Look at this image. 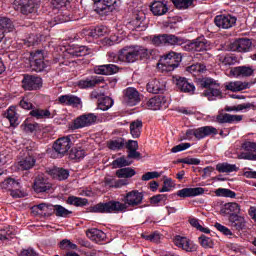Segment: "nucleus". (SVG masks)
Returning a JSON list of instances; mask_svg holds the SVG:
<instances>
[{
    "label": "nucleus",
    "instance_id": "1",
    "mask_svg": "<svg viewBox=\"0 0 256 256\" xmlns=\"http://www.w3.org/2000/svg\"><path fill=\"white\" fill-rule=\"evenodd\" d=\"M143 193L132 190L123 195V202L109 201L98 203L91 207L92 213H125L128 207H137L143 203Z\"/></svg>",
    "mask_w": 256,
    "mask_h": 256
},
{
    "label": "nucleus",
    "instance_id": "2",
    "mask_svg": "<svg viewBox=\"0 0 256 256\" xmlns=\"http://www.w3.org/2000/svg\"><path fill=\"white\" fill-rule=\"evenodd\" d=\"M151 52L143 46H125L118 51V54L109 53L110 63H135L139 59H149Z\"/></svg>",
    "mask_w": 256,
    "mask_h": 256
},
{
    "label": "nucleus",
    "instance_id": "3",
    "mask_svg": "<svg viewBox=\"0 0 256 256\" xmlns=\"http://www.w3.org/2000/svg\"><path fill=\"white\" fill-rule=\"evenodd\" d=\"M200 87L204 92L203 97H206L208 101H217V99H223V92L219 89V83L212 78H202L200 81Z\"/></svg>",
    "mask_w": 256,
    "mask_h": 256
},
{
    "label": "nucleus",
    "instance_id": "4",
    "mask_svg": "<svg viewBox=\"0 0 256 256\" xmlns=\"http://www.w3.org/2000/svg\"><path fill=\"white\" fill-rule=\"evenodd\" d=\"M52 9L56 16L54 17L55 23H67L73 21L71 12L67 9L69 0H52Z\"/></svg>",
    "mask_w": 256,
    "mask_h": 256
},
{
    "label": "nucleus",
    "instance_id": "5",
    "mask_svg": "<svg viewBox=\"0 0 256 256\" xmlns=\"http://www.w3.org/2000/svg\"><path fill=\"white\" fill-rule=\"evenodd\" d=\"M182 59L181 54L171 51L160 58L158 67L162 69V71H175V69L179 67Z\"/></svg>",
    "mask_w": 256,
    "mask_h": 256
},
{
    "label": "nucleus",
    "instance_id": "6",
    "mask_svg": "<svg viewBox=\"0 0 256 256\" xmlns=\"http://www.w3.org/2000/svg\"><path fill=\"white\" fill-rule=\"evenodd\" d=\"M79 137V134H72L57 139L53 144L54 151L58 153V155H65L69 153V149L77 143V139H79Z\"/></svg>",
    "mask_w": 256,
    "mask_h": 256
},
{
    "label": "nucleus",
    "instance_id": "7",
    "mask_svg": "<svg viewBox=\"0 0 256 256\" xmlns=\"http://www.w3.org/2000/svg\"><path fill=\"white\" fill-rule=\"evenodd\" d=\"M47 65H49V62L45 61V54L43 53V50H37L30 53L27 67H30L32 71L41 73V71H45V69H47Z\"/></svg>",
    "mask_w": 256,
    "mask_h": 256
},
{
    "label": "nucleus",
    "instance_id": "8",
    "mask_svg": "<svg viewBox=\"0 0 256 256\" xmlns=\"http://www.w3.org/2000/svg\"><path fill=\"white\" fill-rule=\"evenodd\" d=\"M128 29L131 31H144L145 29V13L136 10L133 12L132 19L127 24Z\"/></svg>",
    "mask_w": 256,
    "mask_h": 256
},
{
    "label": "nucleus",
    "instance_id": "9",
    "mask_svg": "<svg viewBox=\"0 0 256 256\" xmlns=\"http://www.w3.org/2000/svg\"><path fill=\"white\" fill-rule=\"evenodd\" d=\"M40 0H15V5H20L22 15H33L39 9Z\"/></svg>",
    "mask_w": 256,
    "mask_h": 256
},
{
    "label": "nucleus",
    "instance_id": "10",
    "mask_svg": "<svg viewBox=\"0 0 256 256\" xmlns=\"http://www.w3.org/2000/svg\"><path fill=\"white\" fill-rule=\"evenodd\" d=\"M214 23L219 29H231L237 24V17L231 14H221L214 18Z\"/></svg>",
    "mask_w": 256,
    "mask_h": 256
},
{
    "label": "nucleus",
    "instance_id": "11",
    "mask_svg": "<svg viewBox=\"0 0 256 256\" xmlns=\"http://www.w3.org/2000/svg\"><path fill=\"white\" fill-rule=\"evenodd\" d=\"M95 123H97V115L93 113L84 114L74 120L72 129L91 127V125H95Z\"/></svg>",
    "mask_w": 256,
    "mask_h": 256
},
{
    "label": "nucleus",
    "instance_id": "12",
    "mask_svg": "<svg viewBox=\"0 0 256 256\" xmlns=\"http://www.w3.org/2000/svg\"><path fill=\"white\" fill-rule=\"evenodd\" d=\"M209 48V42L205 39V36H200L194 39L191 42L186 43L184 45V51H207Z\"/></svg>",
    "mask_w": 256,
    "mask_h": 256
},
{
    "label": "nucleus",
    "instance_id": "13",
    "mask_svg": "<svg viewBox=\"0 0 256 256\" xmlns=\"http://www.w3.org/2000/svg\"><path fill=\"white\" fill-rule=\"evenodd\" d=\"M22 87L26 91H35L43 87V80L38 76L25 75L22 80Z\"/></svg>",
    "mask_w": 256,
    "mask_h": 256
},
{
    "label": "nucleus",
    "instance_id": "14",
    "mask_svg": "<svg viewBox=\"0 0 256 256\" xmlns=\"http://www.w3.org/2000/svg\"><path fill=\"white\" fill-rule=\"evenodd\" d=\"M146 107L151 111H159L161 109H167L169 102L165 96H155L146 102Z\"/></svg>",
    "mask_w": 256,
    "mask_h": 256
},
{
    "label": "nucleus",
    "instance_id": "15",
    "mask_svg": "<svg viewBox=\"0 0 256 256\" xmlns=\"http://www.w3.org/2000/svg\"><path fill=\"white\" fill-rule=\"evenodd\" d=\"M174 244L176 247H179V249H182L187 253H193V251H197V245H195V243H193V241H191L189 238L184 236H176L174 238Z\"/></svg>",
    "mask_w": 256,
    "mask_h": 256
},
{
    "label": "nucleus",
    "instance_id": "16",
    "mask_svg": "<svg viewBox=\"0 0 256 256\" xmlns=\"http://www.w3.org/2000/svg\"><path fill=\"white\" fill-rule=\"evenodd\" d=\"M124 95V101L126 105H129V107H135L140 101L141 97L139 95V91H137L133 87H128L123 91Z\"/></svg>",
    "mask_w": 256,
    "mask_h": 256
},
{
    "label": "nucleus",
    "instance_id": "17",
    "mask_svg": "<svg viewBox=\"0 0 256 256\" xmlns=\"http://www.w3.org/2000/svg\"><path fill=\"white\" fill-rule=\"evenodd\" d=\"M150 11L155 17H161L167 15L169 12V6L165 0L154 1L150 6Z\"/></svg>",
    "mask_w": 256,
    "mask_h": 256
},
{
    "label": "nucleus",
    "instance_id": "18",
    "mask_svg": "<svg viewBox=\"0 0 256 256\" xmlns=\"http://www.w3.org/2000/svg\"><path fill=\"white\" fill-rule=\"evenodd\" d=\"M211 121H214L216 123H239L243 121L242 115H233V114H219L216 117H211Z\"/></svg>",
    "mask_w": 256,
    "mask_h": 256
},
{
    "label": "nucleus",
    "instance_id": "19",
    "mask_svg": "<svg viewBox=\"0 0 256 256\" xmlns=\"http://www.w3.org/2000/svg\"><path fill=\"white\" fill-rule=\"evenodd\" d=\"M117 3V0H97V13L99 15H107L113 11V6Z\"/></svg>",
    "mask_w": 256,
    "mask_h": 256
},
{
    "label": "nucleus",
    "instance_id": "20",
    "mask_svg": "<svg viewBox=\"0 0 256 256\" xmlns=\"http://www.w3.org/2000/svg\"><path fill=\"white\" fill-rule=\"evenodd\" d=\"M229 223L236 231H243L247 227V220L239 214H232L229 216Z\"/></svg>",
    "mask_w": 256,
    "mask_h": 256
},
{
    "label": "nucleus",
    "instance_id": "21",
    "mask_svg": "<svg viewBox=\"0 0 256 256\" xmlns=\"http://www.w3.org/2000/svg\"><path fill=\"white\" fill-rule=\"evenodd\" d=\"M255 73V70L249 66H238L230 70V75L232 77H251Z\"/></svg>",
    "mask_w": 256,
    "mask_h": 256
},
{
    "label": "nucleus",
    "instance_id": "22",
    "mask_svg": "<svg viewBox=\"0 0 256 256\" xmlns=\"http://www.w3.org/2000/svg\"><path fill=\"white\" fill-rule=\"evenodd\" d=\"M51 189V184L43 177V175H39L34 180V191L36 193H45Z\"/></svg>",
    "mask_w": 256,
    "mask_h": 256
},
{
    "label": "nucleus",
    "instance_id": "23",
    "mask_svg": "<svg viewBox=\"0 0 256 256\" xmlns=\"http://www.w3.org/2000/svg\"><path fill=\"white\" fill-rule=\"evenodd\" d=\"M204 193H205V188H202V187L184 188L177 192V196L182 198L199 197V195H203Z\"/></svg>",
    "mask_w": 256,
    "mask_h": 256
},
{
    "label": "nucleus",
    "instance_id": "24",
    "mask_svg": "<svg viewBox=\"0 0 256 256\" xmlns=\"http://www.w3.org/2000/svg\"><path fill=\"white\" fill-rule=\"evenodd\" d=\"M196 131V139L198 141H201V139H205V137H209L210 135H217L219 131H217V128L213 126H203L200 128H195Z\"/></svg>",
    "mask_w": 256,
    "mask_h": 256
},
{
    "label": "nucleus",
    "instance_id": "25",
    "mask_svg": "<svg viewBox=\"0 0 256 256\" xmlns=\"http://www.w3.org/2000/svg\"><path fill=\"white\" fill-rule=\"evenodd\" d=\"M176 85L180 91H183V93H190V95L195 93V85L189 82L185 77H179L176 79Z\"/></svg>",
    "mask_w": 256,
    "mask_h": 256
},
{
    "label": "nucleus",
    "instance_id": "26",
    "mask_svg": "<svg viewBox=\"0 0 256 256\" xmlns=\"http://www.w3.org/2000/svg\"><path fill=\"white\" fill-rule=\"evenodd\" d=\"M60 105H67L70 107H79L81 105V98L75 95H61L58 98Z\"/></svg>",
    "mask_w": 256,
    "mask_h": 256
},
{
    "label": "nucleus",
    "instance_id": "27",
    "mask_svg": "<svg viewBox=\"0 0 256 256\" xmlns=\"http://www.w3.org/2000/svg\"><path fill=\"white\" fill-rule=\"evenodd\" d=\"M119 71V67L114 64H106L101 66H96L94 72L96 75H113Z\"/></svg>",
    "mask_w": 256,
    "mask_h": 256
},
{
    "label": "nucleus",
    "instance_id": "28",
    "mask_svg": "<svg viewBox=\"0 0 256 256\" xmlns=\"http://www.w3.org/2000/svg\"><path fill=\"white\" fill-rule=\"evenodd\" d=\"M251 83L249 82H242V81H234V82H227L225 84V88L228 91H233L236 93L237 91H244V89H251Z\"/></svg>",
    "mask_w": 256,
    "mask_h": 256
},
{
    "label": "nucleus",
    "instance_id": "29",
    "mask_svg": "<svg viewBox=\"0 0 256 256\" xmlns=\"http://www.w3.org/2000/svg\"><path fill=\"white\" fill-rule=\"evenodd\" d=\"M252 45L253 42H251V39L247 38H241L234 42V47L238 53H247L251 51Z\"/></svg>",
    "mask_w": 256,
    "mask_h": 256
},
{
    "label": "nucleus",
    "instance_id": "30",
    "mask_svg": "<svg viewBox=\"0 0 256 256\" xmlns=\"http://www.w3.org/2000/svg\"><path fill=\"white\" fill-rule=\"evenodd\" d=\"M146 89L148 93L157 95V93H163V91H165V84L161 83V81L157 79H154L148 82Z\"/></svg>",
    "mask_w": 256,
    "mask_h": 256
},
{
    "label": "nucleus",
    "instance_id": "31",
    "mask_svg": "<svg viewBox=\"0 0 256 256\" xmlns=\"http://www.w3.org/2000/svg\"><path fill=\"white\" fill-rule=\"evenodd\" d=\"M99 83H101V79L92 76L78 81L77 86L79 89H91V87H95Z\"/></svg>",
    "mask_w": 256,
    "mask_h": 256
},
{
    "label": "nucleus",
    "instance_id": "32",
    "mask_svg": "<svg viewBox=\"0 0 256 256\" xmlns=\"http://www.w3.org/2000/svg\"><path fill=\"white\" fill-rule=\"evenodd\" d=\"M17 233V228L13 226H6L3 229H0V241H9V239L15 238Z\"/></svg>",
    "mask_w": 256,
    "mask_h": 256
},
{
    "label": "nucleus",
    "instance_id": "33",
    "mask_svg": "<svg viewBox=\"0 0 256 256\" xmlns=\"http://www.w3.org/2000/svg\"><path fill=\"white\" fill-rule=\"evenodd\" d=\"M187 73L193 75V77H199L207 73V66L205 64L196 63L186 68Z\"/></svg>",
    "mask_w": 256,
    "mask_h": 256
},
{
    "label": "nucleus",
    "instance_id": "34",
    "mask_svg": "<svg viewBox=\"0 0 256 256\" xmlns=\"http://www.w3.org/2000/svg\"><path fill=\"white\" fill-rule=\"evenodd\" d=\"M216 171H218V173H237V171H239V167L235 164L222 162L216 165Z\"/></svg>",
    "mask_w": 256,
    "mask_h": 256
},
{
    "label": "nucleus",
    "instance_id": "35",
    "mask_svg": "<svg viewBox=\"0 0 256 256\" xmlns=\"http://www.w3.org/2000/svg\"><path fill=\"white\" fill-rule=\"evenodd\" d=\"M50 175L53 179H57L58 181H65V179L69 178V171L63 168H52L50 170Z\"/></svg>",
    "mask_w": 256,
    "mask_h": 256
},
{
    "label": "nucleus",
    "instance_id": "36",
    "mask_svg": "<svg viewBox=\"0 0 256 256\" xmlns=\"http://www.w3.org/2000/svg\"><path fill=\"white\" fill-rule=\"evenodd\" d=\"M88 239L91 241H95V243H99V241H103L105 239V233L97 228L89 229L86 232Z\"/></svg>",
    "mask_w": 256,
    "mask_h": 256
},
{
    "label": "nucleus",
    "instance_id": "37",
    "mask_svg": "<svg viewBox=\"0 0 256 256\" xmlns=\"http://www.w3.org/2000/svg\"><path fill=\"white\" fill-rule=\"evenodd\" d=\"M32 210L34 213H37V215H44L45 217H47V215L51 214V211L53 210V205L42 203L33 206Z\"/></svg>",
    "mask_w": 256,
    "mask_h": 256
},
{
    "label": "nucleus",
    "instance_id": "38",
    "mask_svg": "<svg viewBox=\"0 0 256 256\" xmlns=\"http://www.w3.org/2000/svg\"><path fill=\"white\" fill-rule=\"evenodd\" d=\"M141 129H143V122L141 120L131 122L130 133L133 139H139L141 137Z\"/></svg>",
    "mask_w": 256,
    "mask_h": 256
},
{
    "label": "nucleus",
    "instance_id": "39",
    "mask_svg": "<svg viewBox=\"0 0 256 256\" xmlns=\"http://www.w3.org/2000/svg\"><path fill=\"white\" fill-rule=\"evenodd\" d=\"M36 160L33 156H27L18 162L19 168L23 171H29L35 167Z\"/></svg>",
    "mask_w": 256,
    "mask_h": 256
},
{
    "label": "nucleus",
    "instance_id": "40",
    "mask_svg": "<svg viewBox=\"0 0 256 256\" xmlns=\"http://www.w3.org/2000/svg\"><path fill=\"white\" fill-rule=\"evenodd\" d=\"M13 29H15V26L11 19L7 17H0V32L2 31L3 35H5V33H11Z\"/></svg>",
    "mask_w": 256,
    "mask_h": 256
},
{
    "label": "nucleus",
    "instance_id": "41",
    "mask_svg": "<svg viewBox=\"0 0 256 256\" xmlns=\"http://www.w3.org/2000/svg\"><path fill=\"white\" fill-rule=\"evenodd\" d=\"M224 213L226 215H239L241 213V205L237 202H229L224 205Z\"/></svg>",
    "mask_w": 256,
    "mask_h": 256
},
{
    "label": "nucleus",
    "instance_id": "42",
    "mask_svg": "<svg viewBox=\"0 0 256 256\" xmlns=\"http://www.w3.org/2000/svg\"><path fill=\"white\" fill-rule=\"evenodd\" d=\"M86 155L87 152H85V148L77 143L76 147H74L70 152V159H75L76 161H79L80 159H83Z\"/></svg>",
    "mask_w": 256,
    "mask_h": 256
},
{
    "label": "nucleus",
    "instance_id": "43",
    "mask_svg": "<svg viewBox=\"0 0 256 256\" xmlns=\"http://www.w3.org/2000/svg\"><path fill=\"white\" fill-rule=\"evenodd\" d=\"M114 103L115 102L109 96L100 98L98 100L97 109H100V111H109V109H111V107H113Z\"/></svg>",
    "mask_w": 256,
    "mask_h": 256
},
{
    "label": "nucleus",
    "instance_id": "44",
    "mask_svg": "<svg viewBox=\"0 0 256 256\" xmlns=\"http://www.w3.org/2000/svg\"><path fill=\"white\" fill-rule=\"evenodd\" d=\"M2 187L3 189H7V191L12 192L14 189H21V182L13 178H8L4 180V182L2 183Z\"/></svg>",
    "mask_w": 256,
    "mask_h": 256
},
{
    "label": "nucleus",
    "instance_id": "45",
    "mask_svg": "<svg viewBox=\"0 0 256 256\" xmlns=\"http://www.w3.org/2000/svg\"><path fill=\"white\" fill-rule=\"evenodd\" d=\"M185 40L183 37H179L173 34H166V45L180 46L185 45Z\"/></svg>",
    "mask_w": 256,
    "mask_h": 256
},
{
    "label": "nucleus",
    "instance_id": "46",
    "mask_svg": "<svg viewBox=\"0 0 256 256\" xmlns=\"http://www.w3.org/2000/svg\"><path fill=\"white\" fill-rule=\"evenodd\" d=\"M6 119H8L12 127L19 125V118L17 117V112H15V107L12 106L7 110Z\"/></svg>",
    "mask_w": 256,
    "mask_h": 256
},
{
    "label": "nucleus",
    "instance_id": "47",
    "mask_svg": "<svg viewBox=\"0 0 256 256\" xmlns=\"http://www.w3.org/2000/svg\"><path fill=\"white\" fill-rule=\"evenodd\" d=\"M52 207H54L56 217H63L64 219H67V217H71V215H73V211L61 205H54Z\"/></svg>",
    "mask_w": 256,
    "mask_h": 256
},
{
    "label": "nucleus",
    "instance_id": "48",
    "mask_svg": "<svg viewBox=\"0 0 256 256\" xmlns=\"http://www.w3.org/2000/svg\"><path fill=\"white\" fill-rule=\"evenodd\" d=\"M216 197H226L229 199H235L237 197V193L227 188H218L215 190Z\"/></svg>",
    "mask_w": 256,
    "mask_h": 256
},
{
    "label": "nucleus",
    "instance_id": "49",
    "mask_svg": "<svg viewBox=\"0 0 256 256\" xmlns=\"http://www.w3.org/2000/svg\"><path fill=\"white\" fill-rule=\"evenodd\" d=\"M30 115L35 117V119H51V112L49 110L33 109Z\"/></svg>",
    "mask_w": 256,
    "mask_h": 256
},
{
    "label": "nucleus",
    "instance_id": "50",
    "mask_svg": "<svg viewBox=\"0 0 256 256\" xmlns=\"http://www.w3.org/2000/svg\"><path fill=\"white\" fill-rule=\"evenodd\" d=\"M68 205H74L75 207H85L89 203L86 198H79L76 196H70L67 199Z\"/></svg>",
    "mask_w": 256,
    "mask_h": 256
},
{
    "label": "nucleus",
    "instance_id": "51",
    "mask_svg": "<svg viewBox=\"0 0 256 256\" xmlns=\"http://www.w3.org/2000/svg\"><path fill=\"white\" fill-rule=\"evenodd\" d=\"M135 173L132 168H121L116 171V176L119 179H130V177H134Z\"/></svg>",
    "mask_w": 256,
    "mask_h": 256
},
{
    "label": "nucleus",
    "instance_id": "52",
    "mask_svg": "<svg viewBox=\"0 0 256 256\" xmlns=\"http://www.w3.org/2000/svg\"><path fill=\"white\" fill-rule=\"evenodd\" d=\"M69 54L72 55V57H85V55H89V49H87L86 46H76Z\"/></svg>",
    "mask_w": 256,
    "mask_h": 256
},
{
    "label": "nucleus",
    "instance_id": "53",
    "mask_svg": "<svg viewBox=\"0 0 256 256\" xmlns=\"http://www.w3.org/2000/svg\"><path fill=\"white\" fill-rule=\"evenodd\" d=\"M167 199H168L167 194H158V195L151 197L150 203L152 205H159V204L167 205Z\"/></svg>",
    "mask_w": 256,
    "mask_h": 256
},
{
    "label": "nucleus",
    "instance_id": "54",
    "mask_svg": "<svg viewBox=\"0 0 256 256\" xmlns=\"http://www.w3.org/2000/svg\"><path fill=\"white\" fill-rule=\"evenodd\" d=\"M189 223L192 227H195L198 231H201V233L209 234L211 233V230L209 228H205L201 225V222L197 218H190Z\"/></svg>",
    "mask_w": 256,
    "mask_h": 256
},
{
    "label": "nucleus",
    "instance_id": "55",
    "mask_svg": "<svg viewBox=\"0 0 256 256\" xmlns=\"http://www.w3.org/2000/svg\"><path fill=\"white\" fill-rule=\"evenodd\" d=\"M199 243L204 249H213L215 247V243L213 242V239L202 235L199 237Z\"/></svg>",
    "mask_w": 256,
    "mask_h": 256
},
{
    "label": "nucleus",
    "instance_id": "56",
    "mask_svg": "<svg viewBox=\"0 0 256 256\" xmlns=\"http://www.w3.org/2000/svg\"><path fill=\"white\" fill-rule=\"evenodd\" d=\"M176 9H189L193 5V0H172Z\"/></svg>",
    "mask_w": 256,
    "mask_h": 256
},
{
    "label": "nucleus",
    "instance_id": "57",
    "mask_svg": "<svg viewBox=\"0 0 256 256\" xmlns=\"http://www.w3.org/2000/svg\"><path fill=\"white\" fill-rule=\"evenodd\" d=\"M60 249H63L64 251H71L76 250L77 245L71 242L69 239H63L59 244Z\"/></svg>",
    "mask_w": 256,
    "mask_h": 256
},
{
    "label": "nucleus",
    "instance_id": "58",
    "mask_svg": "<svg viewBox=\"0 0 256 256\" xmlns=\"http://www.w3.org/2000/svg\"><path fill=\"white\" fill-rule=\"evenodd\" d=\"M243 152L240 153H256V143L251 141H246L242 144Z\"/></svg>",
    "mask_w": 256,
    "mask_h": 256
},
{
    "label": "nucleus",
    "instance_id": "59",
    "mask_svg": "<svg viewBox=\"0 0 256 256\" xmlns=\"http://www.w3.org/2000/svg\"><path fill=\"white\" fill-rule=\"evenodd\" d=\"M112 165L114 169H119L121 167H129L131 165V162L125 159V156H122L120 158H117L112 162Z\"/></svg>",
    "mask_w": 256,
    "mask_h": 256
},
{
    "label": "nucleus",
    "instance_id": "60",
    "mask_svg": "<svg viewBox=\"0 0 256 256\" xmlns=\"http://www.w3.org/2000/svg\"><path fill=\"white\" fill-rule=\"evenodd\" d=\"M249 109H253L255 111L256 107L253 103H244L234 106L232 109H228V111H249Z\"/></svg>",
    "mask_w": 256,
    "mask_h": 256
},
{
    "label": "nucleus",
    "instance_id": "61",
    "mask_svg": "<svg viewBox=\"0 0 256 256\" xmlns=\"http://www.w3.org/2000/svg\"><path fill=\"white\" fill-rule=\"evenodd\" d=\"M219 61L222 62V65H235L237 63V57L233 55L219 56Z\"/></svg>",
    "mask_w": 256,
    "mask_h": 256
},
{
    "label": "nucleus",
    "instance_id": "62",
    "mask_svg": "<svg viewBox=\"0 0 256 256\" xmlns=\"http://www.w3.org/2000/svg\"><path fill=\"white\" fill-rule=\"evenodd\" d=\"M151 41H152V44L155 45L156 47H161L163 45H166V34L153 36Z\"/></svg>",
    "mask_w": 256,
    "mask_h": 256
},
{
    "label": "nucleus",
    "instance_id": "63",
    "mask_svg": "<svg viewBox=\"0 0 256 256\" xmlns=\"http://www.w3.org/2000/svg\"><path fill=\"white\" fill-rule=\"evenodd\" d=\"M22 127L26 133H37V131H41V128L37 123H33V124L24 123Z\"/></svg>",
    "mask_w": 256,
    "mask_h": 256
},
{
    "label": "nucleus",
    "instance_id": "64",
    "mask_svg": "<svg viewBox=\"0 0 256 256\" xmlns=\"http://www.w3.org/2000/svg\"><path fill=\"white\" fill-rule=\"evenodd\" d=\"M94 33L97 37H103L109 33V28L107 26H97L94 29Z\"/></svg>",
    "mask_w": 256,
    "mask_h": 256
}]
</instances>
